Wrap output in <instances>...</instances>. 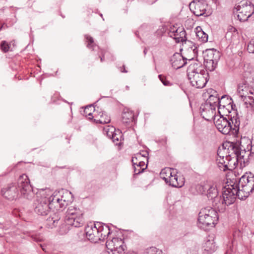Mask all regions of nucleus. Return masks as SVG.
Listing matches in <instances>:
<instances>
[{
  "label": "nucleus",
  "instance_id": "a18cd8bd",
  "mask_svg": "<svg viewBox=\"0 0 254 254\" xmlns=\"http://www.w3.org/2000/svg\"><path fill=\"white\" fill-rule=\"evenodd\" d=\"M217 106L218 107V103L217 104V102H215L212 104H208V106L207 107H209L211 110H215Z\"/></svg>",
  "mask_w": 254,
  "mask_h": 254
},
{
  "label": "nucleus",
  "instance_id": "f3484780",
  "mask_svg": "<svg viewBox=\"0 0 254 254\" xmlns=\"http://www.w3.org/2000/svg\"><path fill=\"white\" fill-rule=\"evenodd\" d=\"M61 219V216L59 213H54L51 215L46 220V225L47 228L52 229L57 226Z\"/></svg>",
  "mask_w": 254,
  "mask_h": 254
},
{
  "label": "nucleus",
  "instance_id": "4468645a",
  "mask_svg": "<svg viewBox=\"0 0 254 254\" xmlns=\"http://www.w3.org/2000/svg\"><path fill=\"white\" fill-rule=\"evenodd\" d=\"M168 34L175 40L176 43L187 42L186 32L183 27H171Z\"/></svg>",
  "mask_w": 254,
  "mask_h": 254
},
{
  "label": "nucleus",
  "instance_id": "b1692460",
  "mask_svg": "<svg viewBox=\"0 0 254 254\" xmlns=\"http://www.w3.org/2000/svg\"><path fill=\"white\" fill-rule=\"evenodd\" d=\"M211 184L210 182H204L198 185L196 189L199 193L206 195V193L210 189Z\"/></svg>",
  "mask_w": 254,
  "mask_h": 254
},
{
  "label": "nucleus",
  "instance_id": "bb28decb",
  "mask_svg": "<svg viewBox=\"0 0 254 254\" xmlns=\"http://www.w3.org/2000/svg\"><path fill=\"white\" fill-rule=\"evenodd\" d=\"M245 104L247 108H251L254 110V97L252 96L241 95Z\"/></svg>",
  "mask_w": 254,
  "mask_h": 254
},
{
  "label": "nucleus",
  "instance_id": "ea45409f",
  "mask_svg": "<svg viewBox=\"0 0 254 254\" xmlns=\"http://www.w3.org/2000/svg\"><path fill=\"white\" fill-rule=\"evenodd\" d=\"M195 10L193 12V13L198 17L203 15L205 13L206 9L204 8L201 10L200 9L199 10H198L196 7H195Z\"/></svg>",
  "mask_w": 254,
  "mask_h": 254
},
{
  "label": "nucleus",
  "instance_id": "4d7b16f0",
  "mask_svg": "<svg viewBox=\"0 0 254 254\" xmlns=\"http://www.w3.org/2000/svg\"><path fill=\"white\" fill-rule=\"evenodd\" d=\"M114 244L115 245V247H119V242H114Z\"/></svg>",
  "mask_w": 254,
  "mask_h": 254
},
{
  "label": "nucleus",
  "instance_id": "58836bf2",
  "mask_svg": "<svg viewBox=\"0 0 254 254\" xmlns=\"http://www.w3.org/2000/svg\"><path fill=\"white\" fill-rule=\"evenodd\" d=\"M67 205V202L64 198V196L62 195V200L60 203H58V206L59 205V207L62 209H64Z\"/></svg>",
  "mask_w": 254,
  "mask_h": 254
},
{
  "label": "nucleus",
  "instance_id": "37998d69",
  "mask_svg": "<svg viewBox=\"0 0 254 254\" xmlns=\"http://www.w3.org/2000/svg\"><path fill=\"white\" fill-rule=\"evenodd\" d=\"M147 166H146L145 168H137V166H134V172L135 175H138L144 171V170L146 168Z\"/></svg>",
  "mask_w": 254,
  "mask_h": 254
},
{
  "label": "nucleus",
  "instance_id": "aec40b11",
  "mask_svg": "<svg viewBox=\"0 0 254 254\" xmlns=\"http://www.w3.org/2000/svg\"><path fill=\"white\" fill-rule=\"evenodd\" d=\"M86 47L92 51H97L99 50V46L94 42L93 37L88 34L84 35Z\"/></svg>",
  "mask_w": 254,
  "mask_h": 254
},
{
  "label": "nucleus",
  "instance_id": "f257e3e1",
  "mask_svg": "<svg viewBox=\"0 0 254 254\" xmlns=\"http://www.w3.org/2000/svg\"><path fill=\"white\" fill-rule=\"evenodd\" d=\"M17 186L10 184L1 189V194L8 200L15 199L18 195V191L21 195L27 199H31L35 195L30 181L27 176L24 174L20 175L17 180Z\"/></svg>",
  "mask_w": 254,
  "mask_h": 254
},
{
  "label": "nucleus",
  "instance_id": "473e14b6",
  "mask_svg": "<svg viewBox=\"0 0 254 254\" xmlns=\"http://www.w3.org/2000/svg\"><path fill=\"white\" fill-rule=\"evenodd\" d=\"M16 22V16H14L13 18H11V19H7L6 20V22L3 23L0 26V30H1L4 26L5 25L7 27L8 26H11L13 25L15 22Z\"/></svg>",
  "mask_w": 254,
  "mask_h": 254
},
{
  "label": "nucleus",
  "instance_id": "13d9d810",
  "mask_svg": "<svg viewBox=\"0 0 254 254\" xmlns=\"http://www.w3.org/2000/svg\"><path fill=\"white\" fill-rule=\"evenodd\" d=\"M147 51H148L147 49V48H144V50H143L144 54V55H146V53H147Z\"/></svg>",
  "mask_w": 254,
  "mask_h": 254
},
{
  "label": "nucleus",
  "instance_id": "393cba45",
  "mask_svg": "<svg viewBox=\"0 0 254 254\" xmlns=\"http://www.w3.org/2000/svg\"><path fill=\"white\" fill-rule=\"evenodd\" d=\"M218 194V190L217 189L216 185L214 183H211L210 189L206 193V195L208 199H211L216 197Z\"/></svg>",
  "mask_w": 254,
  "mask_h": 254
},
{
  "label": "nucleus",
  "instance_id": "c85d7f7f",
  "mask_svg": "<svg viewBox=\"0 0 254 254\" xmlns=\"http://www.w3.org/2000/svg\"><path fill=\"white\" fill-rule=\"evenodd\" d=\"M100 117V119H94V122L96 123H100V124H108L111 121L110 118L108 117L107 115L103 113V112H100L98 115Z\"/></svg>",
  "mask_w": 254,
  "mask_h": 254
},
{
  "label": "nucleus",
  "instance_id": "69168bd1",
  "mask_svg": "<svg viewBox=\"0 0 254 254\" xmlns=\"http://www.w3.org/2000/svg\"><path fill=\"white\" fill-rule=\"evenodd\" d=\"M231 108H232V109H234V107L233 105L231 106Z\"/></svg>",
  "mask_w": 254,
  "mask_h": 254
},
{
  "label": "nucleus",
  "instance_id": "c9c22d12",
  "mask_svg": "<svg viewBox=\"0 0 254 254\" xmlns=\"http://www.w3.org/2000/svg\"><path fill=\"white\" fill-rule=\"evenodd\" d=\"M247 50L250 53H254V38L249 42L247 46Z\"/></svg>",
  "mask_w": 254,
  "mask_h": 254
},
{
  "label": "nucleus",
  "instance_id": "49530a36",
  "mask_svg": "<svg viewBox=\"0 0 254 254\" xmlns=\"http://www.w3.org/2000/svg\"><path fill=\"white\" fill-rule=\"evenodd\" d=\"M132 165L134 166H135V165H137L138 164V162H137V158L136 157H133L132 158Z\"/></svg>",
  "mask_w": 254,
  "mask_h": 254
},
{
  "label": "nucleus",
  "instance_id": "c03bdc74",
  "mask_svg": "<svg viewBox=\"0 0 254 254\" xmlns=\"http://www.w3.org/2000/svg\"><path fill=\"white\" fill-rule=\"evenodd\" d=\"M198 250V248L197 246H195L194 248H193V249H190L189 251H188L187 254H197Z\"/></svg>",
  "mask_w": 254,
  "mask_h": 254
},
{
  "label": "nucleus",
  "instance_id": "f8f14e48",
  "mask_svg": "<svg viewBox=\"0 0 254 254\" xmlns=\"http://www.w3.org/2000/svg\"><path fill=\"white\" fill-rule=\"evenodd\" d=\"M238 185L243 188L244 191L247 193H251L254 190V175L250 173L249 175H244L239 179Z\"/></svg>",
  "mask_w": 254,
  "mask_h": 254
},
{
  "label": "nucleus",
  "instance_id": "9d476101",
  "mask_svg": "<svg viewBox=\"0 0 254 254\" xmlns=\"http://www.w3.org/2000/svg\"><path fill=\"white\" fill-rule=\"evenodd\" d=\"M123 244L124 242L121 239L113 238L106 241V246L113 254H124L126 246Z\"/></svg>",
  "mask_w": 254,
  "mask_h": 254
},
{
  "label": "nucleus",
  "instance_id": "9b49d317",
  "mask_svg": "<svg viewBox=\"0 0 254 254\" xmlns=\"http://www.w3.org/2000/svg\"><path fill=\"white\" fill-rule=\"evenodd\" d=\"M48 192H50V190L47 191L45 195L48 199V202L51 207H58V203L62 200V195H69L72 197L71 192L63 189L58 191H55L52 194H51V193H48Z\"/></svg>",
  "mask_w": 254,
  "mask_h": 254
},
{
  "label": "nucleus",
  "instance_id": "f03ea898",
  "mask_svg": "<svg viewBox=\"0 0 254 254\" xmlns=\"http://www.w3.org/2000/svg\"><path fill=\"white\" fill-rule=\"evenodd\" d=\"M83 214L79 208H69L66 211L64 223L62 224L59 228V233L61 235L66 234L70 227L79 228L82 226L84 223Z\"/></svg>",
  "mask_w": 254,
  "mask_h": 254
},
{
  "label": "nucleus",
  "instance_id": "ddd939ff",
  "mask_svg": "<svg viewBox=\"0 0 254 254\" xmlns=\"http://www.w3.org/2000/svg\"><path fill=\"white\" fill-rule=\"evenodd\" d=\"M101 227V223L97 222L94 225L88 226L85 228L87 238L91 242L96 243L101 240L99 236V228Z\"/></svg>",
  "mask_w": 254,
  "mask_h": 254
},
{
  "label": "nucleus",
  "instance_id": "7c9ffc66",
  "mask_svg": "<svg viewBox=\"0 0 254 254\" xmlns=\"http://www.w3.org/2000/svg\"><path fill=\"white\" fill-rule=\"evenodd\" d=\"M116 128L113 126H107L104 128V132L111 138L116 132Z\"/></svg>",
  "mask_w": 254,
  "mask_h": 254
},
{
  "label": "nucleus",
  "instance_id": "338daca9",
  "mask_svg": "<svg viewBox=\"0 0 254 254\" xmlns=\"http://www.w3.org/2000/svg\"><path fill=\"white\" fill-rule=\"evenodd\" d=\"M195 50H196V48H195V49H194L193 50V52H195Z\"/></svg>",
  "mask_w": 254,
  "mask_h": 254
},
{
  "label": "nucleus",
  "instance_id": "39448f33",
  "mask_svg": "<svg viewBox=\"0 0 254 254\" xmlns=\"http://www.w3.org/2000/svg\"><path fill=\"white\" fill-rule=\"evenodd\" d=\"M226 153L225 159L228 161V164L231 162L233 158H234L235 161L234 165H238V160L244 157V153H246L245 149L242 150L239 146L237 142H227L223 144L222 148H219L217 151V155L219 157H221L220 153Z\"/></svg>",
  "mask_w": 254,
  "mask_h": 254
},
{
  "label": "nucleus",
  "instance_id": "6e6d98bb",
  "mask_svg": "<svg viewBox=\"0 0 254 254\" xmlns=\"http://www.w3.org/2000/svg\"><path fill=\"white\" fill-rule=\"evenodd\" d=\"M40 247H41L42 249L44 251L46 252V246H45L43 245H42V244H40Z\"/></svg>",
  "mask_w": 254,
  "mask_h": 254
},
{
  "label": "nucleus",
  "instance_id": "6ab92c4d",
  "mask_svg": "<svg viewBox=\"0 0 254 254\" xmlns=\"http://www.w3.org/2000/svg\"><path fill=\"white\" fill-rule=\"evenodd\" d=\"M163 179L167 183H169L170 186L175 188H181L183 185V183H179L178 181V176L176 174L170 176V178L163 177Z\"/></svg>",
  "mask_w": 254,
  "mask_h": 254
},
{
  "label": "nucleus",
  "instance_id": "09e8293b",
  "mask_svg": "<svg viewBox=\"0 0 254 254\" xmlns=\"http://www.w3.org/2000/svg\"><path fill=\"white\" fill-rule=\"evenodd\" d=\"M237 31L236 29L233 27H232L231 28H230L228 31L226 33V36L227 35H228L230 33H232L233 32H236Z\"/></svg>",
  "mask_w": 254,
  "mask_h": 254
},
{
  "label": "nucleus",
  "instance_id": "a19ab883",
  "mask_svg": "<svg viewBox=\"0 0 254 254\" xmlns=\"http://www.w3.org/2000/svg\"><path fill=\"white\" fill-rule=\"evenodd\" d=\"M158 77L160 81L162 82V83L165 85L168 86L170 85V83L169 81L166 79V78L164 77L162 74H160L158 75Z\"/></svg>",
  "mask_w": 254,
  "mask_h": 254
},
{
  "label": "nucleus",
  "instance_id": "79ce46f5",
  "mask_svg": "<svg viewBox=\"0 0 254 254\" xmlns=\"http://www.w3.org/2000/svg\"><path fill=\"white\" fill-rule=\"evenodd\" d=\"M217 64H207L205 66V72H208V71H213L216 67Z\"/></svg>",
  "mask_w": 254,
  "mask_h": 254
},
{
  "label": "nucleus",
  "instance_id": "6e6552de",
  "mask_svg": "<svg viewBox=\"0 0 254 254\" xmlns=\"http://www.w3.org/2000/svg\"><path fill=\"white\" fill-rule=\"evenodd\" d=\"M243 188L240 187L237 184L234 183L231 185V187H228L225 188V193L224 201H225V205L228 206L233 203L237 197L241 200H243L248 197L250 193H246L244 191Z\"/></svg>",
  "mask_w": 254,
  "mask_h": 254
},
{
  "label": "nucleus",
  "instance_id": "1a4fd4ad",
  "mask_svg": "<svg viewBox=\"0 0 254 254\" xmlns=\"http://www.w3.org/2000/svg\"><path fill=\"white\" fill-rule=\"evenodd\" d=\"M234 10L238 13V19L240 21H246L254 13V5L250 1H241L236 5Z\"/></svg>",
  "mask_w": 254,
  "mask_h": 254
},
{
  "label": "nucleus",
  "instance_id": "de8ad7c7",
  "mask_svg": "<svg viewBox=\"0 0 254 254\" xmlns=\"http://www.w3.org/2000/svg\"><path fill=\"white\" fill-rule=\"evenodd\" d=\"M220 159L219 160V162L218 163L219 164H221L222 165H224V164H226V162L224 160V156H221V157H219Z\"/></svg>",
  "mask_w": 254,
  "mask_h": 254
},
{
  "label": "nucleus",
  "instance_id": "0e129e2a",
  "mask_svg": "<svg viewBox=\"0 0 254 254\" xmlns=\"http://www.w3.org/2000/svg\"><path fill=\"white\" fill-rule=\"evenodd\" d=\"M224 98V96H222L221 97V99H223V98Z\"/></svg>",
  "mask_w": 254,
  "mask_h": 254
},
{
  "label": "nucleus",
  "instance_id": "5fc2aeb1",
  "mask_svg": "<svg viewBox=\"0 0 254 254\" xmlns=\"http://www.w3.org/2000/svg\"><path fill=\"white\" fill-rule=\"evenodd\" d=\"M185 65V64H182V66L176 67L175 64H172V66H173L174 68L178 69V68H181L182 67H183V66L184 65Z\"/></svg>",
  "mask_w": 254,
  "mask_h": 254
},
{
  "label": "nucleus",
  "instance_id": "dca6fc26",
  "mask_svg": "<svg viewBox=\"0 0 254 254\" xmlns=\"http://www.w3.org/2000/svg\"><path fill=\"white\" fill-rule=\"evenodd\" d=\"M204 54V62L207 63H212V64H217V60L219 58V54L216 50L213 49H207Z\"/></svg>",
  "mask_w": 254,
  "mask_h": 254
},
{
  "label": "nucleus",
  "instance_id": "7ed1b4c3",
  "mask_svg": "<svg viewBox=\"0 0 254 254\" xmlns=\"http://www.w3.org/2000/svg\"><path fill=\"white\" fill-rule=\"evenodd\" d=\"M214 123L217 129L224 134L236 136L239 133L240 121L237 116H228L227 119L222 115Z\"/></svg>",
  "mask_w": 254,
  "mask_h": 254
},
{
  "label": "nucleus",
  "instance_id": "e2e57ef3",
  "mask_svg": "<svg viewBox=\"0 0 254 254\" xmlns=\"http://www.w3.org/2000/svg\"><path fill=\"white\" fill-rule=\"evenodd\" d=\"M126 89H127V90H128V89H129V86H126Z\"/></svg>",
  "mask_w": 254,
  "mask_h": 254
},
{
  "label": "nucleus",
  "instance_id": "2eb2a0df",
  "mask_svg": "<svg viewBox=\"0 0 254 254\" xmlns=\"http://www.w3.org/2000/svg\"><path fill=\"white\" fill-rule=\"evenodd\" d=\"M216 246L212 237L207 238L202 245V251L204 254H211L216 250Z\"/></svg>",
  "mask_w": 254,
  "mask_h": 254
},
{
  "label": "nucleus",
  "instance_id": "412c9836",
  "mask_svg": "<svg viewBox=\"0 0 254 254\" xmlns=\"http://www.w3.org/2000/svg\"><path fill=\"white\" fill-rule=\"evenodd\" d=\"M100 233L99 236L101 240L100 241H104L105 239H107V237L110 234V229L108 225L104 224L103 225L101 223V227L98 229Z\"/></svg>",
  "mask_w": 254,
  "mask_h": 254
},
{
  "label": "nucleus",
  "instance_id": "a878e982",
  "mask_svg": "<svg viewBox=\"0 0 254 254\" xmlns=\"http://www.w3.org/2000/svg\"><path fill=\"white\" fill-rule=\"evenodd\" d=\"M226 188H224L225 189ZM225 190H224L223 191V198L221 197V195H218V194L216 196V197L214 198L211 199L212 201L213 206H216L217 207H219L220 204H225V201H224V197H225Z\"/></svg>",
  "mask_w": 254,
  "mask_h": 254
},
{
  "label": "nucleus",
  "instance_id": "2f4dec72",
  "mask_svg": "<svg viewBox=\"0 0 254 254\" xmlns=\"http://www.w3.org/2000/svg\"><path fill=\"white\" fill-rule=\"evenodd\" d=\"M93 110L95 111L94 107H93L92 105H89L87 106L85 108V109L84 110V114L86 116H88V119L89 120H92L93 117H96L97 118V116L95 114L94 116H93L92 113L91 111Z\"/></svg>",
  "mask_w": 254,
  "mask_h": 254
},
{
  "label": "nucleus",
  "instance_id": "3c124183",
  "mask_svg": "<svg viewBox=\"0 0 254 254\" xmlns=\"http://www.w3.org/2000/svg\"><path fill=\"white\" fill-rule=\"evenodd\" d=\"M120 71L122 72H125L126 73L127 72V71L126 69L125 66L124 65H123L122 66H121L120 67Z\"/></svg>",
  "mask_w": 254,
  "mask_h": 254
},
{
  "label": "nucleus",
  "instance_id": "052dcab7",
  "mask_svg": "<svg viewBox=\"0 0 254 254\" xmlns=\"http://www.w3.org/2000/svg\"><path fill=\"white\" fill-rule=\"evenodd\" d=\"M100 15L102 18L103 20H104V19L103 16V14L102 13H100Z\"/></svg>",
  "mask_w": 254,
  "mask_h": 254
},
{
  "label": "nucleus",
  "instance_id": "72a5a7b5",
  "mask_svg": "<svg viewBox=\"0 0 254 254\" xmlns=\"http://www.w3.org/2000/svg\"><path fill=\"white\" fill-rule=\"evenodd\" d=\"M161 177L163 179V177L170 178V176L173 175L172 170L170 168H167L162 170L161 173Z\"/></svg>",
  "mask_w": 254,
  "mask_h": 254
},
{
  "label": "nucleus",
  "instance_id": "423d86ee",
  "mask_svg": "<svg viewBox=\"0 0 254 254\" xmlns=\"http://www.w3.org/2000/svg\"><path fill=\"white\" fill-rule=\"evenodd\" d=\"M218 221V216L217 211L211 207L202 208L198 217V226L206 231L209 228L215 226Z\"/></svg>",
  "mask_w": 254,
  "mask_h": 254
},
{
  "label": "nucleus",
  "instance_id": "0eeeda50",
  "mask_svg": "<svg viewBox=\"0 0 254 254\" xmlns=\"http://www.w3.org/2000/svg\"><path fill=\"white\" fill-rule=\"evenodd\" d=\"M49 189L41 190L37 193V198L34 200L33 207L34 212L39 215L46 216L51 209V206L48 202V199L45 194Z\"/></svg>",
  "mask_w": 254,
  "mask_h": 254
},
{
  "label": "nucleus",
  "instance_id": "cd10ccee",
  "mask_svg": "<svg viewBox=\"0 0 254 254\" xmlns=\"http://www.w3.org/2000/svg\"><path fill=\"white\" fill-rule=\"evenodd\" d=\"M11 44L14 47L15 46V42L12 41L11 43H8L5 40L2 41L0 44V49L2 52L5 53L9 50L12 51V48H11Z\"/></svg>",
  "mask_w": 254,
  "mask_h": 254
},
{
  "label": "nucleus",
  "instance_id": "603ef678",
  "mask_svg": "<svg viewBox=\"0 0 254 254\" xmlns=\"http://www.w3.org/2000/svg\"><path fill=\"white\" fill-rule=\"evenodd\" d=\"M229 170V169L228 168V164H226L223 165V171H226L227 170Z\"/></svg>",
  "mask_w": 254,
  "mask_h": 254
},
{
  "label": "nucleus",
  "instance_id": "e433bc0d",
  "mask_svg": "<svg viewBox=\"0 0 254 254\" xmlns=\"http://www.w3.org/2000/svg\"><path fill=\"white\" fill-rule=\"evenodd\" d=\"M244 70L245 71V75L247 73H251L254 71V67L252 66V64H244Z\"/></svg>",
  "mask_w": 254,
  "mask_h": 254
},
{
  "label": "nucleus",
  "instance_id": "864d4df0",
  "mask_svg": "<svg viewBox=\"0 0 254 254\" xmlns=\"http://www.w3.org/2000/svg\"><path fill=\"white\" fill-rule=\"evenodd\" d=\"M33 239L34 241L36 242H40L41 241V240L39 238H37V237H33Z\"/></svg>",
  "mask_w": 254,
  "mask_h": 254
},
{
  "label": "nucleus",
  "instance_id": "8fccbe9b",
  "mask_svg": "<svg viewBox=\"0 0 254 254\" xmlns=\"http://www.w3.org/2000/svg\"><path fill=\"white\" fill-rule=\"evenodd\" d=\"M145 166V163L143 161H140L137 165V168H144L143 167Z\"/></svg>",
  "mask_w": 254,
  "mask_h": 254
},
{
  "label": "nucleus",
  "instance_id": "4c0bfd02",
  "mask_svg": "<svg viewBox=\"0 0 254 254\" xmlns=\"http://www.w3.org/2000/svg\"><path fill=\"white\" fill-rule=\"evenodd\" d=\"M121 132L119 129L116 131V132L113 135V136L111 138L112 139L114 142H118L119 140V138H121Z\"/></svg>",
  "mask_w": 254,
  "mask_h": 254
},
{
  "label": "nucleus",
  "instance_id": "a211bd4d",
  "mask_svg": "<svg viewBox=\"0 0 254 254\" xmlns=\"http://www.w3.org/2000/svg\"><path fill=\"white\" fill-rule=\"evenodd\" d=\"M122 118L123 123L129 124L134 119L133 113L128 109L125 108L122 112Z\"/></svg>",
  "mask_w": 254,
  "mask_h": 254
},
{
  "label": "nucleus",
  "instance_id": "c756f323",
  "mask_svg": "<svg viewBox=\"0 0 254 254\" xmlns=\"http://www.w3.org/2000/svg\"><path fill=\"white\" fill-rule=\"evenodd\" d=\"M218 94L215 95H211L209 96L208 99H207L205 102V106H208V104H213L215 102H218V109L221 108V105L220 104V101L219 98L217 97Z\"/></svg>",
  "mask_w": 254,
  "mask_h": 254
},
{
  "label": "nucleus",
  "instance_id": "bf43d9fd",
  "mask_svg": "<svg viewBox=\"0 0 254 254\" xmlns=\"http://www.w3.org/2000/svg\"><path fill=\"white\" fill-rule=\"evenodd\" d=\"M100 58L101 62H103L104 61H103V59L104 58V56H100Z\"/></svg>",
  "mask_w": 254,
  "mask_h": 254
},
{
  "label": "nucleus",
  "instance_id": "f704fd0d",
  "mask_svg": "<svg viewBox=\"0 0 254 254\" xmlns=\"http://www.w3.org/2000/svg\"><path fill=\"white\" fill-rule=\"evenodd\" d=\"M147 254H162V252L161 250L157 249L155 247H151L146 250Z\"/></svg>",
  "mask_w": 254,
  "mask_h": 254
},
{
  "label": "nucleus",
  "instance_id": "20e7f679",
  "mask_svg": "<svg viewBox=\"0 0 254 254\" xmlns=\"http://www.w3.org/2000/svg\"><path fill=\"white\" fill-rule=\"evenodd\" d=\"M190 64L187 69V75L191 85L196 88L205 86L209 80L208 73L205 72L203 66L195 67Z\"/></svg>",
  "mask_w": 254,
  "mask_h": 254
},
{
  "label": "nucleus",
  "instance_id": "5701e85b",
  "mask_svg": "<svg viewBox=\"0 0 254 254\" xmlns=\"http://www.w3.org/2000/svg\"><path fill=\"white\" fill-rule=\"evenodd\" d=\"M195 32L196 38L200 41L205 43L208 41V35L202 30L200 27L197 26L195 28Z\"/></svg>",
  "mask_w": 254,
  "mask_h": 254
},
{
  "label": "nucleus",
  "instance_id": "680f3d73",
  "mask_svg": "<svg viewBox=\"0 0 254 254\" xmlns=\"http://www.w3.org/2000/svg\"><path fill=\"white\" fill-rule=\"evenodd\" d=\"M225 154L226 155V153H220L221 156H224L223 155Z\"/></svg>",
  "mask_w": 254,
  "mask_h": 254
},
{
  "label": "nucleus",
  "instance_id": "4be33fe9",
  "mask_svg": "<svg viewBox=\"0 0 254 254\" xmlns=\"http://www.w3.org/2000/svg\"><path fill=\"white\" fill-rule=\"evenodd\" d=\"M188 59L184 57L181 54L175 53L170 59L171 64H187Z\"/></svg>",
  "mask_w": 254,
  "mask_h": 254
},
{
  "label": "nucleus",
  "instance_id": "774afa93",
  "mask_svg": "<svg viewBox=\"0 0 254 254\" xmlns=\"http://www.w3.org/2000/svg\"><path fill=\"white\" fill-rule=\"evenodd\" d=\"M250 92L251 94H253V92L251 91H250Z\"/></svg>",
  "mask_w": 254,
  "mask_h": 254
}]
</instances>
